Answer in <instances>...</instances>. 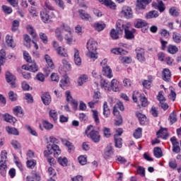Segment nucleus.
<instances>
[{
  "instance_id": "f257e3e1",
  "label": "nucleus",
  "mask_w": 181,
  "mask_h": 181,
  "mask_svg": "<svg viewBox=\"0 0 181 181\" xmlns=\"http://www.w3.org/2000/svg\"><path fill=\"white\" fill-rule=\"evenodd\" d=\"M59 143V140L51 136L49 137V141L47 143V149L44 151V156L46 158H49V155H52L53 152H55L54 153V158L57 156V155H60L62 153V151H60V148L57 144Z\"/></svg>"
},
{
  "instance_id": "f03ea898",
  "label": "nucleus",
  "mask_w": 181,
  "mask_h": 181,
  "mask_svg": "<svg viewBox=\"0 0 181 181\" xmlns=\"http://www.w3.org/2000/svg\"><path fill=\"white\" fill-rule=\"evenodd\" d=\"M112 53H113V54H119V56H121L119 60L124 64H129V63L132 62V59H131V57H122L128 54V52L122 48H115L112 49Z\"/></svg>"
},
{
  "instance_id": "7ed1b4c3",
  "label": "nucleus",
  "mask_w": 181,
  "mask_h": 181,
  "mask_svg": "<svg viewBox=\"0 0 181 181\" xmlns=\"http://www.w3.org/2000/svg\"><path fill=\"white\" fill-rule=\"evenodd\" d=\"M117 26L121 29L122 28V32L124 33V35L126 39L131 40L134 39V34H132V32L131 30H128L129 29L131 24H124V22L122 21H119L117 22Z\"/></svg>"
},
{
  "instance_id": "20e7f679",
  "label": "nucleus",
  "mask_w": 181,
  "mask_h": 181,
  "mask_svg": "<svg viewBox=\"0 0 181 181\" xmlns=\"http://www.w3.org/2000/svg\"><path fill=\"white\" fill-rule=\"evenodd\" d=\"M63 37L66 40L67 45H71L73 42H76L74 36H73V31H71V28L66 27Z\"/></svg>"
},
{
  "instance_id": "39448f33",
  "label": "nucleus",
  "mask_w": 181,
  "mask_h": 181,
  "mask_svg": "<svg viewBox=\"0 0 181 181\" xmlns=\"http://www.w3.org/2000/svg\"><path fill=\"white\" fill-rule=\"evenodd\" d=\"M120 13L122 16L126 19H132V18H134V11H132V8L128 6L122 7Z\"/></svg>"
},
{
  "instance_id": "423d86ee",
  "label": "nucleus",
  "mask_w": 181,
  "mask_h": 181,
  "mask_svg": "<svg viewBox=\"0 0 181 181\" xmlns=\"http://www.w3.org/2000/svg\"><path fill=\"white\" fill-rule=\"evenodd\" d=\"M52 45L53 47L59 56L62 57H67L69 56V54H67V49L59 46V43L57 42L53 41Z\"/></svg>"
},
{
  "instance_id": "0eeeda50",
  "label": "nucleus",
  "mask_w": 181,
  "mask_h": 181,
  "mask_svg": "<svg viewBox=\"0 0 181 181\" xmlns=\"http://www.w3.org/2000/svg\"><path fill=\"white\" fill-rule=\"evenodd\" d=\"M66 29H67V27L64 25H61L55 29V36L59 42H62L64 40L63 36H64Z\"/></svg>"
},
{
  "instance_id": "6e6552de",
  "label": "nucleus",
  "mask_w": 181,
  "mask_h": 181,
  "mask_svg": "<svg viewBox=\"0 0 181 181\" xmlns=\"http://www.w3.org/2000/svg\"><path fill=\"white\" fill-rule=\"evenodd\" d=\"M88 138H90L91 141L95 142V144H98L101 139V136L100 132L95 130H91L88 134H87Z\"/></svg>"
},
{
  "instance_id": "1a4fd4ad",
  "label": "nucleus",
  "mask_w": 181,
  "mask_h": 181,
  "mask_svg": "<svg viewBox=\"0 0 181 181\" xmlns=\"http://www.w3.org/2000/svg\"><path fill=\"white\" fill-rule=\"evenodd\" d=\"M40 18L44 23H49L52 21L50 11H48L46 8L40 12Z\"/></svg>"
},
{
  "instance_id": "9d476101",
  "label": "nucleus",
  "mask_w": 181,
  "mask_h": 181,
  "mask_svg": "<svg viewBox=\"0 0 181 181\" xmlns=\"http://www.w3.org/2000/svg\"><path fill=\"white\" fill-rule=\"evenodd\" d=\"M6 79L7 83H8L12 87V88H15L16 87V76H15L13 74H11L10 72L7 71L6 73Z\"/></svg>"
},
{
  "instance_id": "9b49d317",
  "label": "nucleus",
  "mask_w": 181,
  "mask_h": 181,
  "mask_svg": "<svg viewBox=\"0 0 181 181\" xmlns=\"http://www.w3.org/2000/svg\"><path fill=\"white\" fill-rule=\"evenodd\" d=\"M116 27H117L116 30L112 29L110 31V37L114 40H117V39H119V35H122V28H119V27L117 25V23H116Z\"/></svg>"
},
{
  "instance_id": "f8f14e48",
  "label": "nucleus",
  "mask_w": 181,
  "mask_h": 181,
  "mask_svg": "<svg viewBox=\"0 0 181 181\" xmlns=\"http://www.w3.org/2000/svg\"><path fill=\"white\" fill-rule=\"evenodd\" d=\"M136 58L139 62H145V49L141 47H137L136 49Z\"/></svg>"
},
{
  "instance_id": "ddd939ff",
  "label": "nucleus",
  "mask_w": 181,
  "mask_h": 181,
  "mask_svg": "<svg viewBox=\"0 0 181 181\" xmlns=\"http://www.w3.org/2000/svg\"><path fill=\"white\" fill-rule=\"evenodd\" d=\"M45 60L46 61V63L48 66L47 68L45 69V71L46 72L52 71V70H53V69H54V64H53V61L52 60V58L48 54H45ZM47 74H49V73H47Z\"/></svg>"
},
{
  "instance_id": "4468645a",
  "label": "nucleus",
  "mask_w": 181,
  "mask_h": 181,
  "mask_svg": "<svg viewBox=\"0 0 181 181\" xmlns=\"http://www.w3.org/2000/svg\"><path fill=\"white\" fill-rule=\"evenodd\" d=\"M152 0H137L136 6L139 9H145L146 8V5H149Z\"/></svg>"
},
{
  "instance_id": "2eb2a0df",
  "label": "nucleus",
  "mask_w": 181,
  "mask_h": 181,
  "mask_svg": "<svg viewBox=\"0 0 181 181\" xmlns=\"http://www.w3.org/2000/svg\"><path fill=\"white\" fill-rule=\"evenodd\" d=\"M87 49L88 52H97V42L90 40L87 42Z\"/></svg>"
},
{
  "instance_id": "dca6fc26",
  "label": "nucleus",
  "mask_w": 181,
  "mask_h": 181,
  "mask_svg": "<svg viewBox=\"0 0 181 181\" xmlns=\"http://www.w3.org/2000/svg\"><path fill=\"white\" fill-rule=\"evenodd\" d=\"M42 101L45 105H49L50 103H52V97L50 96V94L49 93H45L41 96Z\"/></svg>"
},
{
  "instance_id": "f3484780",
  "label": "nucleus",
  "mask_w": 181,
  "mask_h": 181,
  "mask_svg": "<svg viewBox=\"0 0 181 181\" xmlns=\"http://www.w3.org/2000/svg\"><path fill=\"white\" fill-rule=\"evenodd\" d=\"M103 74L107 78H112V71L108 66H103Z\"/></svg>"
},
{
  "instance_id": "a211bd4d",
  "label": "nucleus",
  "mask_w": 181,
  "mask_h": 181,
  "mask_svg": "<svg viewBox=\"0 0 181 181\" xmlns=\"http://www.w3.org/2000/svg\"><path fill=\"white\" fill-rule=\"evenodd\" d=\"M103 114L105 118H108L111 114V110H110V106H108V103L104 102L103 106Z\"/></svg>"
},
{
  "instance_id": "6ab92c4d",
  "label": "nucleus",
  "mask_w": 181,
  "mask_h": 181,
  "mask_svg": "<svg viewBox=\"0 0 181 181\" xmlns=\"http://www.w3.org/2000/svg\"><path fill=\"white\" fill-rule=\"evenodd\" d=\"M134 26L137 29H141V28H145V26H148V23L145 21V20L137 19L134 23Z\"/></svg>"
},
{
  "instance_id": "aec40b11",
  "label": "nucleus",
  "mask_w": 181,
  "mask_h": 181,
  "mask_svg": "<svg viewBox=\"0 0 181 181\" xmlns=\"http://www.w3.org/2000/svg\"><path fill=\"white\" fill-rule=\"evenodd\" d=\"M100 4H103L105 5V6H108L110 8V9H115L117 8V6L115 5V3H114L111 0H98Z\"/></svg>"
},
{
  "instance_id": "412c9836",
  "label": "nucleus",
  "mask_w": 181,
  "mask_h": 181,
  "mask_svg": "<svg viewBox=\"0 0 181 181\" xmlns=\"http://www.w3.org/2000/svg\"><path fill=\"white\" fill-rule=\"evenodd\" d=\"M74 62L76 66H81V58L80 57V52L77 48H74Z\"/></svg>"
},
{
  "instance_id": "4be33fe9",
  "label": "nucleus",
  "mask_w": 181,
  "mask_h": 181,
  "mask_svg": "<svg viewBox=\"0 0 181 181\" xmlns=\"http://www.w3.org/2000/svg\"><path fill=\"white\" fill-rule=\"evenodd\" d=\"M114 153V151H112V146L111 144H109L105 151L104 158L105 159H110L111 158V155Z\"/></svg>"
},
{
  "instance_id": "5701e85b",
  "label": "nucleus",
  "mask_w": 181,
  "mask_h": 181,
  "mask_svg": "<svg viewBox=\"0 0 181 181\" xmlns=\"http://www.w3.org/2000/svg\"><path fill=\"white\" fill-rule=\"evenodd\" d=\"M156 135L158 138H168L169 134H168V129H160L158 132H157Z\"/></svg>"
},
{
  "instance_id": "b1692460",
  "label": "nucleus",
  "mask_w": 181,
  "mask_h": 181,
  "mask_svg": "<svg viewBox=\"0 0 181 181\" xmlns=\"http://www.w3.org/2000/svg\"><path fill=\"white\" fill-rule=\"evenodd\" d=\"M159 13L156 11H151L146 15V19H153V18H158Z\"/></svg>"
},
{
  "instance_id": "393cba45",
  "label": "nucleus",
  "mask_w": 181,
  "mask_h": 181,
  "mask_svg": "<svg viewBox=\"0 0 181 181\" xmlns=\"http://www.w3.org/2000/svg\"><path fill=\"white\" fill-rule=\"evenodd\" d=\"M93 27L97 32H101V30H104L105 29V23H95L93 25Z\"/></svg>"
},
{
  "instance_id": "a878e982",
  "label": "nucleus",
  "mask_w": 181,
  "mask_h": 181,
  "mask_svg": "<svg viewBox=\"0 0 181 181\" xmlns=\"http://www.w3.org/2000/svg\"><path fill=\"white\" fill-rule=\"evenodd\" d=\"M6 131L11 135H19V131L15 127H7Z\"/></svg>"
},
{
  "instance_id": "bb28decb",
  "label": "nucleus",
  "mask_w": 181,
  "mask_h": 181,
  "mask_svg": "<svg viewBox=\"0 0 181 181\" xmlns=\"http://www.w3.org/2000/svg\"><path fill=\"white\" fill-rule=\"evenodd\" d=\"M78 13H79L80 18H81V19L84 21H88V19L90 18V15L86 13V11L83 9L78 10Z\"/></svg>"
},
{
  "instance_id": "cd10ccee",
  "label": "nucleus",
  "mask_w": 181,
  "mask_h": 181,
  "mask_svg": "<svg viewBox=\"0 0 181 181\" xmlns=\"http://www.w3.org/2000/svg\"><path fill=\"white\" fill-rule=\"evenodd\" d=\"M110 88V90L112 88L113 91H119V88L118 87V81L116 79H112Z\"/></svg>"
},
{
  "instance_id": "c85d7f7f",
  "label": "nucleus",
  "mask_w": 181,
  "mask_h": 181,
  "mask_svg": "<svg viewBox=\"0 0 181 181\" xmlns=\"http://www.w3.org/2000/svg\"><path fill=\"white\" fill-rule=\"evenodd\" d=\"M13 114L17 117H23V110H22V107L20 106H16L14 107Z\"/></svg>"
},
{
  "instance_id": "c756f323",
  "label": "nucleus",
  "mask_w": 181,
  "mask_h": 181,
  "mask_svg": "<svg viewBox=\"0 0 181 181\" xmlns=\"http://www.w3.org/2000/svg\"><path fill=\"white\" fill-rule=\"evenodd\" d=\"M168 52L170 54H176L179 52V49L175 45H170L168 46Z\"/></svg>"
},
{
  "instance_id": "7c9ffc66",
  "label": "nucleus",
  "mask_w": 181,
  "mask_h": 181,
  "mask_svg": "<svg viewBox=\"0 0 181 181\" xmlns=\"http://www.w3.org/2000/svg\"><path fill=\"white\" fill-rule=\"evenodd\" d=\"M100 86H101L102 88H105V90H107V91L111 90V88L110 87V83L105 79H101Z\"/></svg>"
},
{
  "instance_id": "2f4dec72",
  "label": "nucleus",
  "mask_w": 181,
  "mask_h": 181,
  "mask_svg": "<svg viewBox=\"0 0 181 181\" xmlns=\"http://www.w3.org/2000/svg\"><path fill=\"white\" fill-rule=\"evenodd\" d=\"M153 155L156 158H162V156H163V155L162 154V149L159 147L154 148Z\"/></svg>"
},
{
  "instance_id": "473e14b6",
  "label": "nucleus",
  "mask_w": 181,
  "mask_h": 181,
  "mask_svg": "<svg viewBox=\"0 0 181 181\" xmlns=\"http://www.w3.org/2000/svg\"><path fill=\"white\" fill-rule=\"evenodd\" d=\"M87 80H88V76L87 75H81L78 80V86H82L84 83H87Z\"/></svg>"
},
{
  "instance_id": "72a5a7b5",
  "label": "nucleus",
  "mask_w": 181,
  "mask_h": 181,
  "mask_svg": "<svg viewBox=\"0 0 181 181\" xmlns=\"http://www.w3.org/2000/svg\"><path fill=\"white\" fill-rule=\"evenodd\" d=\"M163 78L164 81H168L170 78V71L168 69H165L163 70Z\"/></svg>"
},
{
  "instance_id": "f704fd0d",
  "label": "nucleus",
  "mask_w": 181,
  "mask_h": 181,
  "mask_svg": "<svg viewBox=\"0 0 181 181\" xmlns=\"http://www.w3.org/2000/svg\"><path fill=\"white\" fill-rule=\"evenodd\" d=\"M115 143L116 148H122V139L118 137V135H115Z\"/></svg>"
},
{
  "instance_id": "c9c22d12",
  "label": "nucleus",
  "mask_w": 181,
  "mask_h": 181,
  "mask_svg": "<svg viewBox=\"0 0 181 181\" xmlns=\"http://www.w3.org/2000/svg\"><path fill=\"white\" fill-rule=\"evenodd\" d=\"M4 121L10 122V124H15V122H16V118L11 116L10 115H5Z\"/></svg>"
},
{
  "instance_id": "e433bc0d",
  "label": "nucleus",
  "mask_w": 181,
  "mask_h": 181,
  "mask_svg": "<svg viewBox=\"0 0 181 181\" xmlns=\"http://www.w3.org/2000/svg\"><path fill=\"white\" fill-rule=\"evenodd\" d=\"M6 43L7 46H9V47H15V45H13V38H12V36H6Z\"/></svg>"
},
{
  "instance_id": "4c0bfd02",
  "label": "nucleus",
  "mask_w": 181,
  "mask_h": 181,
  "mask_svg": "<svg viewBox=\"0 0 181 181\" xmlns=\"http://www.w3.org/2000/svg\"><path fill=\"white\" fill-rule=\"evenodd\" d=\"M55 158H57L59 165L62 166H67V158L66 157H59V154Z\"/></svg>"
},
{
  "instance_id": "58836bf2",
  "label": "nucleus",
  "mask_w": 181,
  "mask_h": 181,
  "mask_svg": "<svg viewBox=\"0 0 181 181\" xmlns=\"http://www.w3.org/2000/svg\"><path fill=\"white\" fill-rule=\"evenodd\" d=\"M28 65V70L30 71H33V73H36L37 71V66L36 65V63L33 62V60H32V62Z\"/></svg>"
},
{
  "instance_id": "ea45409f",
  "label": "nucleus",
  "mask_w": 181,
  "mask_h": 181,
  "mask_svg": "<svg viewBox=\"0 0 181 181\" xmlns=\"http://www.w3.org/2000/svg\"><path fill=\"white\" fill-rule=\"evenodd\" d=\"M27 30L30 33V35L35 39V37H37V34H36V32L33 29V27L32 25H27Z\"/></svg>"
},
{
  "instance_id": "a19ab883",
  "label": "nucleus",
  "mask_w": 181,
  "mask_h": 181,
  "mask_svg": "<svg viewBox=\"0 0 181 181\" xmlns=\"http://www.w3.org/2000/svg\"><path fill=\"white\" fill-rule=\"evenodd\" d=\"M40 181V175H37V173H34V175L30 177V176H27L26 180L27 181Z\"/></svg>"
},
{
  "instance_id": "79ce46f5",
  "label": "nucleus",
  "mask_w": 181,
  "mask_h": 181,
  "mask_svg": "<svg viewBox=\"0 0 181 181\" xmlns=\"http://www.w3.org/2000/svg\"><path fill=\"white\" fill-rule=\"evenodd\" d=\"M173 40L175 43H180L181 42V35L177 33H173Z\"/></svg>"
},
{
  "instance_id": "37998d69",
  "label": "nucleus",
  "mask_w": 181,
  "mask_h": 181,
  "mask_svg": "<svg viewBox=\"0 0 181 181\" xmlns=\"http://www.w3.org/2000/svg\"><path fill=\"white\" fill-rule=\"evenodd\" d=\"M6 62V52L4 49L0 50V63H5Z\"/></svg>"
},
{
  "instance_id": "c03bdc74",
  "label": "nucleus",
  "mask_w": 181,
  "mask_h": 181,
  "mask_svg": "<svg viewBox=\"0 0 181 181\" xmlns=\"http://www.w3.org/2000/svg\"><path fill=\"white\" fill-rule=\"evenodd\" d=\"M169 13L171 16H179L180 13L179 10L176 8V7H172L169 9Z\"/></svg>"
},
{
  "instance_id": "a18cd8bd",
  "label": "nucleus",
  "mask_w": 181,
  "mask_h": 181,
  "mask_svg": "<svg viewBox=\"0 0 181 181\" xmlns=\"http://www.w3.org/2000/svg\"><path fill=\"white\" fill-rule=\"evenodd\" d=\"M23 37L25 42V43H24L25 46H26V47H28V49L30 48V42H32L30 37L27 34H25L24 35Z\"/></svg>"
},
{
  "instance_id": "49530a36",
  "label": "nucleus",
  "mask_w": 181,
  "mask_h": 181,
  "mask_svg": "<svg viewBox=\"0 0 181 181\" xmlns=\"http://www.w3.org/2000/svg\"><path fill=\"white\" fill-rule=\"evenodd\" d=\"M42 125L45 129L47 131H50V129H53V124L49 122L47 120H45L42 122Z\"/></svg>"
},
{
  "instance_id": "de8ad7c7",
  "label": "nucleus",
  "mask_w": 181,
  "mask_h": 181,
  "mask_svg": "<svg viewBox=\"0 0 181 181\" xmlns=\"http://www.w3.org/2000/svg\"><path fill=\"white\" fill-rule=\"evenodd\" d=\"M133 135L136 139L141 138L142 136V128L139 127L136 129Z\"/></svg>"
},
{
  "instance_id": "09e8293b",
  "label": "nucleus",
  "mask_w": 181,
  "mask_h": 181,
  "mask_svg": "<svg viewBox=\"0 0 181 181\" xmlns=\"http://www.w3.org/2000/svg\"><path fill=\"white\" fill-rule=\"evenodd\" d=\"M93 117L96 124H100V118L98 117V111L95 110H92Z\"/></svg>"
},
{
  "instance_id": "8fccbe9b",
  "label": "nucleus",
  "mask_w": 181,
  "mask_h": 181,
  "mask_svg": "<svg viewBox=\"0 0 181 181\" xmlns=\"http://www.w3.org/2000/svg\"><path fill=\"white\" fill-rule=\"evenodd\" d=\"M36 166V160H27V168L29 169H33Z\"/></svg>"
},
{
  "instance_id": "3c124183",
  "label": "nucleus",
  "mask_w": 181,
  "mask_h": 181,
  "mask_svg": "<svg viewBox=\"0 0 181 181\" xmlns=\"http://www.w3.org/2000/svg\"><path fill=\"white\" fill-rule=\"evenodd\" d=\"M25 100L29 104H33V96H32V94L30 93H25Z\"/></svg>"
},
{
  "instance_id": "603ef678",
  "label": "nucleus",
  "mask_w": 181,
  "mask_h": 181,
  "mask_svg": "<svg viewBox=\"0 0 181 181\" xmlns=\"http://www.w3.org/2000/svg\"><path fill=\"white\" fill-rule=\"evenodd\" d=\"M86 56L88 57H90V59H92L93 61L96 60V59H98V56L97 55V52H88Z\"/></svg>"
},
{
  "instance_id": "864d4df0",
  "label": "nucleus",
  "mask_w": 181,
  "mask_h": 181,
  "mask_svg": "<svg viewBox=\"0 0 181 181\" xmlns=\"http://www.w3.org/2000/svg\"><path fill=\"white\" fill-rule=\"evenodd\" d=\"M69 78L64 77L60 81V84H59L60 87H62V88H63V87H66V86L69 84Z\"/></svg>"
},
{
  "instance_id": "5fc2aeb1",
  "label": "nucleus",
  "mask_w": 181,
  "mask_h": 181,
  "mask_svg": "<svg viewBox=\"0 0 181 181\" xmlns=\"http://www.w3.org/2000/svg\"><path fill=\"white\" fill-rule=\"evenodd\" d=\"M11 144L14 149H21V143H19V141L16 140H12Z\"/></svg>"
},
{
  "instance_id": "6e6d98bb",
  "label": "nucleus",
  "mask_w": 181,
  "mask_h": 181,
  "mask_svg": "<svg viewBox=\"0 0 181 181\" xmlns=\"http://www.w3.org/2000/svg\"><path fill=\"white\" fill-rule=\"evenodd\" d=\"M55 4L57 6H59V8L62 10H64V8H66V5H64V1H63V0H57Z\"/></svg>"
},
{
  "instance_id": "4d7b16f0",
  "label": "nucleus",
  "mask_w": 181,
  "mask_h": 181,
  "mask_svg": "<svg viewBox=\"0 0 181 181\" xmlns=\"http://www.w3.org/2000/svg\"><path fill=\"white\" fill-rule=\"evenodd\" d=\"M151 83H152V78H150L149 80H144L142 85L145 88H151Z\"/></svg>"
},
{
  "instance_id": "13d9d810",
  "label": "nucleus",
  "mask_w": 181,
  "mask_h": 181,
  "mask_svg": "<svg viewBox=\"0 0 181 181\" xmlns=\"http://www.w3.org/2000/svg\"><path fill=\"white\" fill-rule=\"evenodd\" d=\"M66 146L68 148V151L69 153H71L74 151V146L70 141H66L65 143Z\"/></svg>"
},
{
  "instance_id": "bf43d9fd",
  "label": "nucleus",
  "mask_w": 181,
  "mask_h": 181,
  "mask_svg": "<svg viewBox=\"0 0 181 181\" xmlns=\"http://www.w3.org/2000/svg\"><path fill=\"white\" fill-rule=\"evenodd\" d=\"M78 160L81 165H86L87 163V157L81 156L78 158Z\"/></svg>"
},
{
  "instance_id": "052dcab7",
  "label": "nucleus",
  "mask_w": 181,
  "mask_h": 181,
  "mask_svg": "<svg viewBox=\"0 0 181 181\" xmlns=\"http://www.w3.org/2000/svg\"><path fill=\"white\" fill-rule=\"evenodd\" d=\"M158 107H160V108H162V110H163L164 111H166V110L169 108V105H168V103H166L165 101L159 102Z\"/></svg>"
},
{
  "instance_id": "680f3d73",
  "label": "nucleus",
  "mask_w": 181,
  "mask_h": 181,
  "mask_svg": "<svg viewBox=\"0 0 181 181\" xmlns=\"http://www.w3.org/2000/svg\"><path fill=\"white\" fill-rule=\"evenodd\" d=\"M49 116L54 121H57V112L56 110H51L49 111Z\"/></svg>"
},
{
  "instance_id": "e2e57ef3",
  "label": "nucleus",
  "mask_w": 181,
  "mask_h": 181,
  "mask_svg": "<svg viewBox=\"0 0 181 181\" xmlns=\"http://www.w3.org/2000/svg\"><path fill=\"white\" fill-rule=\"evenodd\" d=\"M173 152L175 153H180V146H179V143L173 145Z\"/></svg>"
},
{
  "instance_id": "0e129e2a",
  "label": "nucleus",
  "mask_w": 181,
  "mask_h": 181,
  "mask_svg": "<svg viewBox=\"0 0 181 181\" xmlns=\"http://www.w3.org/2000/svg\"><path fill=\"white\" fill-rule=\"evenodd\" d=\"M62 64L64 65V67L66 69V70H70V69H71V65L66 59H62Z\"/></svg>"
},
{
  "instance_id": "69168bd1",
  "label": "nucleus",
  "mask_w": 181,
  "mask_h": 181,
  "mask_svg": "<svg viewBox=\"0 0 181 181\" xmlns=\"http://www.w3.org/2000/svg\"><path fill=\"white\" fill-rule=\"evenodd\" d=\"M176 121H177V118L176 117V114H175V112H172L170 115V122H171V124H175Z\"/></svg>"
},
{
  "instance_id": "338daca9",
  "label": "nucleus",
  "mask_w": 181,
  "mask_h": 181,
  "mask_svg": "<svg viewBox=\"0 0 181 181\" xmlns=\"http://www.w3.org/2000/svg\"><path fill=\"white\" fill-rule=\"evenodd\" d=\"M137 173L143 177H145V168L141 166L138 167Z\"/></svg>"
},
{
  "instance_id": "774afa93",
  "label": "nucleus",
  "mask_w": 181,
  "mask_h": 181,
  "mask_svg": "<svg viewBox=\"0 0 181 181\" xmlns=\"http://www.w3.org/2000/svg\"><path fill=\"white\" fill-rule=\"evenodd\" d=\"M158 9L160 12H163V11H165V4H163V1H158Z\"/></svg>"
}]
</instances>
